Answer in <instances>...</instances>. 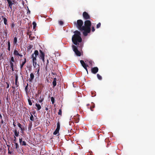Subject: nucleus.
<instances>
[{"label": "nucleus", "mask_w": 155, "mask_h": 155, "mask_svg": "<svg viewBox=\"0 0 155 155\" xmlns=\"http://www.w3.org/2000/svg\"><path fill=\"white\" fill-rule=\"evenodd\" d=\"M83 15V17L85 19H89L90 18L89 16L86 12H84Z\"/></svg>", "instance_id": "6e6552de"}, {"label": "nucleus", "mask_w": 155, "mask_h": 155, "mask_svg": "<svg viewBox=\"0 0 155 155\" xmlns=\"http://www.w3.org/2000/svg\"><path fill=\"white\" fill-rule=\"evenodd\" d=\"M8 3L9 4V6L10 7V8L12 9V6L13 3H12L11 1H9V2H8Z\"/></svg>", "instance_id": "4468645a"}, {"label": "nucleus", "mask_w": 155, "mask_h": 155, "mask_svg": "<svg viewBox=\"0 0 155 155\" xmlns=\"http://www.w3.org/2000/svg\"><path fill=\"white\" fill-rule=\"evenodd\" d=\"M18 127L20 128L21 130L22 131V133H23V132L24 130V128H22L21 127V124L20 123H18Z\"/></svg>", "instance_id": "f8f14e48"}, {"label": "nucleus", "mask_w": 155, "mask_h": 155, "mask_svg": "<svg viewBox=\"0 0 155 155\" xmlns=\"http://www.w3.org/2000/svg\"><path fill=\"white\" fill-rule=\"evenodd\" d=\"M74 34L73 36L72 40L74 44L77 45L78 42H80L81 41L82 39L80 36V32L76 31L74 32Z\"/></svg>", "instance_id": "f03ea898"}, {"label": "nucleus", "mask_w": 155, "mask_h": 155, "mask_svg": "<svg viewBox=\"0 0 155 155\" xmlns=\"http://www.w3.org/2000/svg\"><path fill=\"white\" fill-rule=\"evenodd\" d=\"M13 125H14V126L15 127V125L14 124H13Z\"/></svg>", "instance_id": "c03bdc74"}, {"label": "nucleus", "mask_w": 155, "mask_h": 155, "mask_svg": "<svg viewBox=\"0 0 155 155\" xmlns=\"http://www.w3.org/2000/svg\"><path fill=\"white\" fill-rule=\"evenodd\" d=\"M28 101L29 105H31L32 104V103L31 102V101L30 99H28Z\"/></svg>", "instance_id": "c85d7f7f"}, {"label": "nucleus", "mask_w": 155, "mask_h": 155, "mask_svg": "<svg viewBox=\"0 0 155 155\" xmlns=\"http://www.w3.org/2000/svg\"><path fill=\"white\" fill-rule=\"evenodd\" d=\"M17 41V39L16 37H15L14 38V43L15 44Z\"/></svg>", "instance_id": "a878e982"}, {"label": "nucleus", "mask_w": 155, "mask_h": 155, "mask_svg": "<svg viewBox=\"0 0 155 155\" xmlns=\"http://www.w3.org/2000/svg\"><path fill=\"white\" fill-rule=\"evenodd\" d=\"M45 110H48V108H47V107H46L45 108Z\"/></svg>", "instance_id": "a19ab883"}, {"label": "nucleus", "mask_w": 155, "mask_h": 155, "mask_svg": "<svg viewBox=\"0 0 155 155\" xmlns=\"http://www.w3.org/2000/svg\"><path fill=\"white\" fill-rule=\"evenodd\" d=\"M56 79L55 78L54 79L53 81V84L54 86V87L56 85Z\"/></svg>", "instance_id": "2eb2a0df"}, {"label": "nucleus", "mask_w": 155, "mask_h": 155, "mask_svg": "<svg viewBox=\"0 0 155 155\" xmlns=\"http://www.w3.org/2000/svg\"><path fill=\"white\" fill-rule=\"evenodd\" d=\"M51 100L52 104H53L54 102V98L53 97H51Z\"/></svg>", "instance_id": "b1692460"}, {"label": "nucleus", "mask_w": 155, "mask_h": 155, "mask_svg": "<svg viewBox=\"0 0 155 155\" xmlns=\"http://www.w3.org/2000/svg\"><path fill=\"white\" fill-rule=\"evenodd\" d=\"M18 80V77L17 76H16V79H15V84H16Z\"/></svg>", "instance_id": "c9c22d12"}, {"label": "nucleus", "mask_w": 155, "mask_h": 155, "mask_svg": "<svg viewBox=\"0 0 155 155\" xmlns=\"http://www.w3.org/2000/svg\"><path fill=\"white\" fill-rule=\"evenodd\" d=\"M3 19L4 24L5 25H7V19L5 18H3Z\"/></svg>", "instance_id": "a211bd4d"}, {"label": "nucleus", "mask_w": 155, "mask_h": 155, "mask_svg": "<svg viewBox=\"0 0 155 155\" xmlns=\"http://www.w3.org/2000/svg\"><path fill=\"white\" fill-rule=\"evenodd\" d=\"M10 67L12 68V71H13V63L12 62H10Z\"/></svg>", "instance_id": "4be33fe9"}, {"label": "nucleus", "mask_w": 155, "mask_h": 155, "mask_svg": "<svg viewBox=\"0 0 155 155\" xmlns=\"http://www.w3.org/2000/svg\"><path fill=\"white\" fill-rule=\"evenodd\" d=\"M15 148L16 149H17L18 148V143H15Z\"/></svg>", "instance_id": "7c9ffc66"}, {"label": "nucleus", "mask_w": 155, "mask_h": 155, "mask_svg": "<svg viewBox=\"0 0 155 155\" xmlns=\"http://www.w3.org/2000/svg\"><path fill=\"white\" fill-rule=\"evenodd\" d=\"M29 47H30V48H31L32 47V46L31 45H30Z\"/></svg>", "instance_id": "79ce46f5"}, {"label": "nucleus", "mask_w": 155, "mask_h": 155, "mask_svg": "<svg viewBox=\"0 0 155 155\" xmlns=\"http://www.w3.org/2000/svg\"><path fill=\"white\" fill-rule=\"evenodd\" d=\"M60 127V124L59 123H57V127L56 129L59 130Z\"/></svg>", "instance_id": "bb28decb"}, {"label": "nucleus", "mask_w": 155, "mask_h": 155, "mask_svg": "<svg viewBox=\"0 0 155 155\" xmlns=\"http://www.w3.org/2000/svg\"><path fill=\"white\" fill-rule=\"evenodd\" d=\"M39 70H40V68H39L38 69V71H37V74H38V76H39Z\"/></svg>", "instance_id": "e433bc0d"}, {"label": "nucleus", "mask_w": 155, "mask_h": 155, "mask_svg": "<svg viewBox=\"0 0 155 155\" xmlns=\"http://www.w3.org/2000/svg\"><path fill=\"white\" fill-rule=\"evenodd\" d=\"M33 28L34 29L35 28L36 26V23L35 22H33Z\"/></svg>", "instance_id": "412c9836"}, {"label": "nucleus", "mask_w": 155, "mask_h": 155, "mask_svg": "<svg viewBox=\"0 0 155 155\" xmlns=\"http://www.w3.org/2000/svg\"><path fill=\"white\" fill-rule=\"evenodd\" d=\"M30 119L31 120L33 121L34 120V117L32 115H31V116L30 117Z\"/></svg>", "instance_id": "2f4dec72"}, {"label": "nucleus", "mask_w": 155, "mask_h": 155, "mask_svg": "<svg viewBox=\"0 0 155 155\" xmlns=\"http://www.w3.org/2000/svg\"><path fill=\"white\" fill-rule=\"evenodd\" d=\"M7 88H8L9 87V84L8 83H7Z\"/></svg>", "instance_id": "ea45409f"}, {"label": "nucleus", "mask_w": 155, "mask_h": 155, "mask_svg": "<svg viewBox=\"0 0 155 155\" xmlns=\"http://www.w3.org/2000/svg\"><path fill=\"white\" fill-rule=\"evenodd\" d=\"M35 106L37 108L38 110H39L41 108V105L39 104H36Z\"/></svg>", "instance_id": "9b49d317"}, {"label": "nucleus", "mask_w": 155, "mask_h": 155, "mask_svg": "<svg viewBox=\"0 0 155 155\" xmlns=\"http://www.w3.org/2000/svg\"><path fill=\"white\" fill-rule=\"evenodd\" d=\"M34 76L33 73H31L30 75V78L29 80L30 81H31L34 79Z\"/></svg>", "instance_id": "9d476101"}, {"label": "nucleus", "mask_w": 155, "mask_h": 155, "mask_svg": "<svg viewBox=\"0 0 155 155\" xmlns=\"http://www.w3.org/2000/svg\"><path fill=\"white\" fill-rule=\"evenodd\" d=\"M11 61L10 62H14V58L13 57H11Z\"/></svg>", "instance_id": "c756f323"}, {"label": "nucleus", "mask_w": 155, "mask_h": 155, "mask_svg": "<svg viewBox=\"0 0 155 155\" xmlns=\"http://www.w3.org/2000/svg\"><path fill=\"white\" fill-rule=\"evenodd\" d=\"M98 69L97 67L92 68L91 69V71L93 73L95 74L98 71Z\"/></svg>", "instance_id": "423d86ee"}, {"label": "nucleus", "mask_w": 155, "mask_h": 155, "mask_svg": "<svg viewBox=\"0 0 155 155\" xmlns=\"http://www.w3.org/2000/svg\"><path fill=\"white\" fill-rule=\"evenodd\" d=\"M22 138H20L19 139V142H20V143L21 144V143L22 142Z\"/></svg>", "instance_id": "f704fd0d"}, {"label": "nucleus", "mask_w": 155, "mask_h": 155, "mask_svg": "<svg viewBox=\"0 0 155 155\" xmlns=\"http://www.w3.org/2000/svg\"><path fill=\"white\" fill-rule=\"evenodd\" d=\"M13 54L15 56H19L21 57H22L23 55L22 54H20L18 51L17 50H15L13 52Z\"/></svg>", "instance_id": "1a4fd4ad"}, {"label": "nucleus", "mask_w": 155, "mask_h": 155, "mask_svg": "<svg viewBox=\"0 0 155 155\" xmlns=\"http://www.w3.org/2000/svg\"><path fill=\"white\" fill-rule=\"evenodd\" d=\"M6 0L8 2H9V1H10V0Z\"/></svg>", "instance_id": "37998d69"}, {"label": "nucleus", "mask_w": 155, "mask_h": 155, "mask_svg": "<svg viewBox=\"0 0 155 155\" xmlns=\"http://www.w3.org/2000/svg\"><path fill=\"white\" fill-rule=\"evenodd\" d=\"M16 137L15 136V137H14V141L15 142H16Z\"/></svg>", "instance_id": "58836bf2"}, {"label": "nucleus", "mask_w": 155, "mask_h": 155, "mask_svg": "<svg viewBox=\"0 0 155 155\" xmlns=\"http://www.w3.org/2000/svg\"><path fill=\"white\" fill-rule=\"evenodd\" d=\"M92 31L93 32H94L95 31V29L94 27H92Z\"/></svg>", "instance_id": "4c0bfd02"}, {"label": "nucleus", "mask_w": 155, "mask_h": 155, "mask_svg": "<svg viewBox=\"0 0 155 155\" xmlns=\"http://www.w3.org/2000/svg\"><path fill=\"white\" fill-rule=\"evenodd\" d=\"M83 24L82 21L79 20L77 21V27L81 31H83V34L84 36H87L91 30L90 27L91 22L89 20H87L84 22V26L81 27Z\"/></svg>", "instance_id": "f257e3e1"}, {"label": "nucleus", "mask_w": 155, "mask_h": 155, "mask_svg": "<svg viewBox=\"0 0 155 155\" xmlns=\"http://www.w3.org/2000/svg\"><path fill=\"white\" fill-rule=\"evenodd\" d=\"M59 130L56 129L55 131L54 132L53 134L55 135L59 133Z\"/></svg>", "instance_id": "dca6fc26"}, {"label": "nucleus", "mask_w": 155, "mask_h": 155, "mask_svg": "<svg viewBox=\"0 0 155 155\" xmlns=\"http://www.w3.org/2000/svg\"><path fill=\"white\" fill-rule=\"evenodd\" d=\"M74 119H75V121L76 123H78L79 121V119L78 117H75Z\"/></svg>", "instance_id": "6ab92c4d"}, {"label": "nucleus", "mask_w": 155, "mask_h": 155, "mask_svg": "<svg viewBox=\"0 0 155 155\" xmlns=\"http://www.w3.org/2000/svg\"><path fill=\"white\" fill-rule=\"evenodd\" d=\"M47 62H48V60H47Z\"/></svg>", "instance_id": "a18cd8bd"}, {"label": "nucleus", "mask_w": 155, "mask_h": 155, "mask_svg": "<svg viewBox=\"0 0 155 155\" xmlns=\"http://www.w3.org/2000/svg\"><path fill=\"white\" fill-rule=\"evenodd\" d=\"M101 24L100 23H99L98 24H97V28H99L101 26Z\"/></svg>", "instance_id": "cd10ccee"}, {"label": "nucleus", "mask_w": 155, "mask_h": 155, "mask_svg": "<svg viewBox=\"0 0 155 155\" xmlns=\"http://www.w3.org/2000/svg\"><path fill=\"white\" fill-rule=\"evenodd\" d=\"M61 114H62V111H61V110H60L59 111V112H58V114L59 115H61Z\"/></svg>", "instance_id": "473e14b6"}, {"label": "nucleus", "mask_w": 155, "mask_h": 155, "mask_svg": "<svg viewBox=\"0 0 155 155\" xmlns=\"http://www.w3.org/2000/svg\"><path fill=\"white\" fill-rule=\"evenodd\" d=\"M40 54L39 55V58L42 59L43 62H45V54L41 50H39Z\"/></svg>", "instance_id": "39448f33"}, {"label": "nucleus", "mask_w": 155, "mask_h": 155, "mask_svg": "<svg viewBox=\"0 0 155 155\" xmlns=\"http://www.w3.org/2000/svg\"><path fill=\"white\" fill-rule=\"evenodd\" d=\"M80 63L83 66V67L87 72V65H86L85 63H84V61H83L81 60L80 61Z\"/></svg>", "instance_id": "0eeeda50"}, {"label": "nucleus", "mask_w": 155, "mask_h": 155, "mask_svg": "<svg viewBox=\"0 0 155 155\" xmlns=\"http://www.w3.org/2000/svg\"><path fill=\"white\" fill-rule=\"evenodd\" d=\"M26 62V59L25 58L24 59V61L22 63V64H21L20 65V68H22L24 66V65L25 64V63Z\"/></svg>", "instance_id": "ddd939ff"}, {"label": "nucleus", "mask_w": 155, "mask_h": 155, "mask_svg": "<svg viewBox=\"0 0 155 155\" xmlns=\"http://www.w3.org/2000/svg\"><path fill=\"white\" fill-rule=\"evenodd\" d=\"M19 132H17V130H15L14 131V134L15 137H18L19 135Z\"/></svg>", "instance_id": "f3484780"}, {"label": "nucleus", "mask_w": 155, "mask_h": 155, "mask_svg": "<svg viewBox=\"0 0 155 155\" xmlns=\"http://www.w3.org/2000/svg\"><path fill=\"white\" fill-rule=\"evenodd\" d=\"M97 76L99 80H101L102 79V77L99 74H97Z\"/></svg>", "instance_id": "5701e85b"}, {"label": "nucleus", "mask_w": 155, "mask_h": 155, "mask_svg": "<svg viewBox=\"0 0 155 155\" xmlns=\"http://www.w3.org/2000/svg\"><path fill=\"white\" fill-rule=\"evenodd\" d=\"M59 23L60 25H62L63 23V22L61 21H59Z\"/></svg>", "instance_id": "72a5a7b5"}, {"label": "nucleus", "mask_w": 155, "mask_h": 155, "mask_svg": "<svg viewBox=\"0 0 155 155\" xmlns=\"http://www.w3.org/2000/svg\"><path fill=\"white\" fill-rule=\"evenodd\" d=\"M72 47L73 50L75 52L77 56H81V53L78 50V49H77V47L76 46H75L74 45H72Z\"/></svg>", "instance_id": "20e7f679"}, {"label": "nucleus", "mask_w": 155, "mask_h": 155, "mask_svg": "<svg viewBox=\"0 0 155 155\" xmlns=\"http://www.w3.org/2000/svg\"><path fill=\"white\" fill-rule=\"evenodd\" d=\"M38 55V52L37 50H35L31 55V58L33 63V65L35 68L37 65L36 57Z\"/></svg>", "instance_id": "7ed1b4c3"}, {"label": "nucleus", "mask_w": 155, "mask_h": 155, "mask_svg": "<svg viewBox=\"0 0 155 155\" xmlns=\"http://www.w3.org/2000/svg\"><path fill=\"white\" fill-rule=\"evenodd\" d=\"M8 43V50L9 51L10 50V43L9 41H8L7 42Z\"/></svg>", "instance_id": "aec40b11"}, {"label": "nucleus", "mask_w": 155, "mask_h": 155, "mask_svg": "<svg viewBox=\"0 0 155 155\" xmlns=\"http://www.w3.org/2000/svg\"><path fill=\"white\" fill-rule=\"evenodd\" d=\"M21 144L22 146L26 145V142L25 141H23Z\"/></svg>", "instance_id": "393cba45"}]
</instances>
